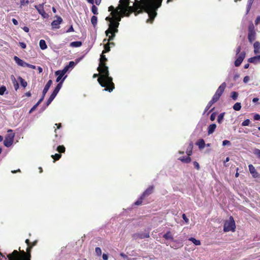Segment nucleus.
I'll return each instance as SVG.
<instances>
[{
    "label": "nucleus",
    "mask_w": 260,
    "mask_h": 260,
    "mask_svg": "<svg viewBox=\"0 0 260 260\" xmlns=\"http://www.w3.org/2000/svg\"><path fill=\"white\" fill-rule=\"evenodd\" d=\"M119 3L115 10H117L122 17H129L133 13H134L135 16L143 12L148 14V5L145 0H135L132 6H129L130 0H119Z\"/></svg>",
    "instance_id": "f257e3e1"
},
{
    "label": "nucleus",
    "mask_w": 260,
    "mask_h": 260,
    "mask_svg": "<svg viewBox=\"0 0 260 260\" xmlns=\"http://www.w3.org/2000/svg\"><path fill=\"white\" fill-rule=\"evenodd\" d=\"M106 62L100 61L97 70L100 73V76L98 81L101 86L105 88L104 90L111 92L115 88V85L112 77L109 76V68Z\"/></svg>",
    "instance_id": "f03ea898"
},
{
    "label": "nucleus",
    "mask_w": 260,
    "mask_h": 260,
    "mask_svg": "<svg viewBox=\"0 0 260 260\" xmlns=\"http://www.w3.org/2000/svg\"><path fill=\"white\" fill-rule=\"evenodd\" d=\"M173 0H167V3L173 2ZM162 0H153L148 5L149 19L147 22L152 23L157 15L156 11L161 7Z\"/></svg>",
    "instance_id": "7ed1b4c3"
},
{
    "label": "nucleus",
    "mask_w": 260,
    "mask_h": 260,
    "mask_svg": "<svg viewBox=\"0 0 260 260\" xmlns=\"http://www.w3.org/2000/svg\"><path fill=\"white\" fill-rule=\"evenodd\" d=\"M32 248V246L28 245L26 248V251L25 252L24 250H20V247H19L20 253L17 250H14L12 253L9 254L12 255L11 256L16 260H30V253Z\"/></svg>",
    "instance_id": "20e7f679"
},
{
    "label": "nucleus",
    "mask_w": 260,
    "mask_h": 260,
    "mask_svg": "<svg viewBox=\"0 0 260 260\" xmlns=\"http://www.w3.org/2000/svg\"><path fill=\"white\" fill-rule=\"evenodd\" d=\"M108 11L111 12L110 15L112 17H107L105 19L107 21H109L110 23H111V21H113L115 20L117 21L121 20L122 17V16L119 14V11H117V10H115V8L113 6L109 7Z\"/></svg>",
    "instance_id": "39448f33"
},
{
    "label": "nucleus",
    "mask_w": 260,
    "mask_h": 260,
    "mask_svg": "<svg viewBox=\"0 0 260 260\" xmlns=\"http://www.w3.org/2000/svg\"><path fill=\"white\" fill-rule=\"evenodd\" d=\"M236 224L234 218L231 216L228 220H225L223 225V231L228 232L230 231L235 232Z\"/></svg>",
    "instance_id": "423d86ee"
},
{
    "label": "nucleus",
    "mask_w": 260,
    "mask_h": 260,
    "mask_svg": "<svg viewBox=\"0 0 260 260\" xmlns=\"http://www.w3.org/2000/svg\"><path fill=\"white\" fill-rule=\"evenodd\" d=\"M14 134H8L5 137L4 141V144L5 146L9 147L12 145L13 143Z\"/></svg>",
    "instance_id": "0eeeda50"
},
{
    "label": "nucleus",
    "mask_w": 260,
    "mask_h": 260,
    "mask_svg": "<svg viewBox=\"0 0 260 260\" xmlns=\"http://www.w3.org/2000/svg\"><path fill=\"white\" fill-rule=\"evenodd\" d=\"M45 3L40 4L39 5H35L34 7L35 9L38 11V13L41 15L43 18H47L48 14H47L44 9V6Z\"/></svg>",
    "instance_id": "6e6552de"
},
{
    "label": "nucleus",
    "mask_w": 260,
    "mask_h": 260,
    "mask_svg": "<svg viewBox=\"0 0 260 260\" xmlns=\"http://www.w3.org/2000/svg\"><path fill=\"white\" fill-rule=\"evenodd\" d=\"M255 35L253 26H249L248 28V39L250 43H252L255 39Z\"/></svg>",
    "instance_id": "1a4fd4ad"
},
{
    "label": "nucleus",
    "mask_w": 260,
    "mask_h": 260,
    "mask_svg": "<svg viewBox=\"0 0 260 260\" xmlns=\"http://www.w3.org/2000/svg\"><path fill=\"white\" fill-rule=\"evenodd\" d=\"M119 21H117L116 20L113 21H111V23H110L109 24V28L105 31V34L107 36L109 35L110 32H111V30L113 29L116 27H118L119 25Z\"/></svg>",
    "instance_id": "9d476101"
},
{
    "label": "nucleus",
    "mask_w": 260,
    "mask_h": 260,
    "mask_svg": "<svg viewBox=\"0 0 260 260\" xmlns=\"http://www.w3.org/2000/svg\"><path fill=\"white\" fill-rule=\"evenodd\" d=\"M55 17L57 19L52 22L51 26L53 28L58 29L60 27L59 25L62 22V19L59 16H56Z\"/></svg>",
    "instance_id": "9b49d317"
},
{
    "label": "nucleus",
    "mask_w": 260,
    "mask_h": 260,
    "mask_svg": "<svg viewBox=\"0 0 260 260\" xmlns=\"http://www.w3.org/2000/svg\"><path fill=\"white\" fill-rule=\"evenodd\" d=\"M67 67H64L62 70H58L56 71L55 74L56 75L58 76V77L56 78V81L57 82H58L61 80L62 77L64 75V74L67 73Z\"/></svg>",
    "instance_id": "f8f14e48"
},
{
    "label": "nucleus",
    "mask_w": 260,
    "mask_h": 260,
    "mask_svg": "<svg viewBox=\"0 0 260 260\" xmlns=\"http://www.w3.org/2000/svg\"><path fill=\"white\" fill-rule=\"evenodd\" d=\"M246 53L244 51L242 52L239 55L238 58L235 61V66L236 67H239L240 66L243 60L245 57Z\"/></svg>",
    "instance_id": "ddd939ff"
},
{
    "label": "nucleus",
    "mask_w": 260,
    "mask_h": 260,
    "mask_svg": "<svg viewBox=\"0 0 260 260\" xmlns=\"http://www.w3.org/2000/svg\"><path fill=\"white\" fill-rule=\"evenodd\" d=\"M132 237L136 240L138 239H142L144 238H147L149 237V233L148 232L145 233H135L132 235Z\"/></svg>",
    "instance_id": "4468645a"
},
{
    "label": "nucleus",
    "mask_w": 260,
    "mask_h": 260,
    "mask_svg": "<svg viewBox=\"0 0 260 260\" xmlns=\"http://www.w3.org/2000/svg\"><path fill=\"white\" fill-rule=\"evenodd\" d=\"M154 186L151 185L149 186L141 194L142 197L144 199L149 196L151 194H152L153 192Z\"/></svg>",
    "instance_id": "2eb2a0df"
},
{
    "label": "nucleus",
    "mask_w": 260,
    "mask_h": 260,
    "mask_svg": "<svg viewBox=\"0 0 260 260\" xmlns=\"http://www.w3.org/2000/svg\"><path fill=\"white\" fill-rule=\"evenodd\" d=\"M249 170L251 174L252 175L253 177L257 178L259 176L258 173L256 171L254 167L250 164L248 166Z\"/></svg>",
    "instance_id": "dca6fc26"
},
{
    "label": "nucleus",
    "mask_w": 260,
    "mask_h": 260,
    "mask_svg": "<svg viewBox=\"0 0 260 260\" xmlns=\"http://www.w3.org/2000/svg\"><path fill=\"white\" fill-rule=\"evenodd\" d=\"M226 86V83L225 82L222 83L218 88L215 93L217 94L218 93L219 95L221 96L225 89Z\"/></svg>",
    "instance_id": "f3484780"
},
{
    "label": "nucleus",
    "mask_w": 260,
    "mask_h": 260,
    "mask_svg": "<svg viewBox=\"0 0 260 260\" xmlns=\"http://www.w3.org/2000/svg\"><path fill=\"white\" fill-rule=\"evenodd\" d=\"M14 60L19 66L23 67H25L26 64V62L24 61L23 60L19 58L18 57L15 56L14 57Z\"/></svg>",
    "instance_id": "a211bd4d"
},
{
    "label": "nucleus",
    "mask_w": 260,
    "mask_h": 260,
    "mask_svg": "<svg viewBox=\"0 0 260 260\" xmlns=\"http://www.w3.org/2000/svg\"><path fill=\"white\" fill-rule=\"evenodd\" d=\"M260 60V55L250 57L248 59V61L250 63H253L254 64L257 63Z\"/></svg>",
    "instance_id": "6ab92c4d"
},
{
    "label": "nucleus",
    "mask_w": 260,
    "mask_h": 260,
    "mask_svg": "<svg viewBox=\"0 0 260 260\" xmlns=\"http://www.w3.org/2000/svg\"><path fill=\"white\" fill-rule=\"evenodd\" d=\"M254 52L255 54L260 52V43L258 41L255 42L253 44Z\"/></svg>",
    "instance_id": "aec40b11"
},
{
    "label": "nucleus",
    "mask_w": 260,
    "mask_h": 260,
    "mask_svg": "<svg viewBox=\"0 0 260 260\" xmlns=\"http://www.w3.org/2000/svg\"><path fill=\"white\" fill-rule=\"evenodd\" d=\"M216 128V125L214 123L210 124L208 127V135L212 134L215 130Z\"/></svg>",
    "instance_id": "412c9836"
},
{
    "label": "nucleus",
    "mask_w": 260,
    "mask_h": 260,
    "mask_svg": "<svg viewBox=\"0 0 260 260\" xmlns=\"http://www.w3.org/2000/svg\"><path fill=\"white\" fill-rule=\"evenodd\" d=\"M192 148H193V143L191 142L189 143V144L186 149V153L187 154L188 156H189V157L192 154Z\"/></svg>",
    "instance_id": "4be33fe9"
},
{
    "label": "nucleus",
    "mask_w": 260,
    "mask_h": 260,
    "mask_svg": "<svg viewBox=\"0 0 260 260\" xmlns=\"http://www.w3.org/2000/svg\"><path fill=\"white\" fill-rule=\"evenodd\" d=\"M179 160L184 163H189L191 161V158L189 156H181L178 158Z\"/></svg>",
    "instance_id": "5701e85b"
},
{
    "label": "nucleus",
    "mask_w": 260,
    "mask_h": 260,
    "mask_svg": "<svg viewBox=\"0 0 260 260\" xmlns=\"http://www.w3.org/2000/svg\"><path fill=\"white\" fill-rule=\"evenodd\" d=\"M196 144L199 146V148L201 149L205 147V143L204 140L203 139H201L197 142Z\"/></svg>",
    "instance_id": "b1692460"
},
{
    "label": "nucleus",
    "mask_w": 260,
    "mask_h": 260,
    "mask_svg": "<svg viewBox=\"0 0 260 260\" xmlns=\"http://www.w3.org/2000/svg\"><path fill=\"white\" fill-rule=\"evenodd\" d=\"M163 237L166 240H173V237L170 231H168L163 235Z\"/></svg>",
    "instance_id": "393cba45"
},
{
    "label": "nucleus",
    "mask_w": 260,
    "mask_h": 260,
    "mask_svg": "<svg viewBox=\"0 0 260 260\" xmlns=\"http://www.w3.org/2000/svg\"><path fill=\"white\" fill-rule=\"evenodd\" d=\"M82 44L81 41H75L70 43V46L72 47H79Z\"/></svg>",
    "instance_id": "a878e982"
},
{
    "label": "nucleus",
    "mask_w": 260,
    "mask_h": 260,
    "mask_svg": "<svg viewBox=\"0 0 260 260\" xmlns=\"http://www.w3.org/2000/svg\"><path fill=\"white\" fill-rule=\"evenodd\" d=\"M65 79V77L63 78V79L57 84L56 86L55 87V89H54V91L58 93L59 91L60 90V88H61L62 83Z\"/></svg>",
    "instance_id": "bb28decb"
},
{
    "label": "nucleus",
    "mask_w": 260,
    "mask_h": 260,
    "mask_svg": "<svg viewBox=\"0 0 260 260\" xmlns=\"http://www.w3.org/2000/svg\"><path fill=\"white\" fill-rule=\"evenodd\" d=\"M39 45L41 49L45 50L47 48L46 42L44 40L40 41Z\"/></svg>",
    "instance_id": "cd10ccee"
},
{
    "label": "nucleus",
    "mask_w": 260,
    "mask_h": 260,
    "mask_svg": "<svg viewBox=\"0 0 260 260\" xmlns=\"http://www.w3.org/2000/svg\"><path fill=\"white\" fill-rule=\"evenodd\" d=\"M188 240L191 241L196 245H200L201 244V241L199 240H197L194 238L191 237L188 239Z\"/></svg>",
    "instance_id": "c85d7f7f"
},
{
    "label": "nucleus",
    "mask_w": 260,
    "mask_h": 260,
    "mask_svg": "<svg viewBox=\"0 0 260 260\" xmlns=\"http://www.w3.org/2000/svg\"><path fill=\"white\" fill-rule=\"evenodd\" d=\"M144 199H145L142 197V196H141L137 200V201L134 203V205L136 206L141 205Z\"/></svg>",
    "instance_id": "c756f323"
},
{
    "label": "nucleus",
    "mask_w": 260,
    "mask_h": 260,
    "mask_svg": "<svg viewBox=\"0 0 260 260\" xmlns=\"http://www.w3.org/2000/svg\"><path fill=\"white\" fill-rule=\"evenodd\" d=\"M110 50V42H108L104 45V50L103 51V54L107 53Z\"/></svg>",
    "instance_id": "7c9ffc66"
},
{
    "label": "nucleus",
    "mask_w": 260,
    "mask_h": 260,
    "mask_svg": "<svg viewBox=\"0 0 260 260\" xmlns=\"http://www.w3.org/2000/svg\"><path fill=\"white\" fill-rule=\"evenodd\" d=\"M18 80H19L20 84L22 87L25 88L27 86V83L26 81H25V80L23 79L22 78H21V77H19Z\"/></svg>",
    "instance_id": "2f4dec72"
},
{
    "label": "nucleus",
    "mask_w": 260,
    "mask_h": 260,
    "mask_svg": "<svg viewBox=\"0 0 260 260\" xmlns=\"http://www.w3.org/2000/svg\"><path fill=\"white\" fill-rule=\"evenodd\" d=\"M220 96H221L219 95L218 93L217 94V93H215L214 94V95H213V96L212 97L211 101L215 103L219 100Z\"/></svg>",
    "instance_id": "473e14b6"
},
{
    "label": "nucleus",
    "mask_w": 260,
    "mask_h": 260,
    "mask_svg": "<svg viewBox=\"0 0 260 260\" xmlns=\"http://www.w3.org/2000/svg\"><path fill=\"white\" fill-rule=\"evenodd\" d=\"M91 22L94 27L97 24L98 18L95 16H92L91 18Z\"/></svg>",
    "instance_id": "72a5a7b5"
},
{
    "label": "nucleus",
    "mask_w": 260,
    "mask_h": 260,
    "mask_svg": "<svg viewBox=\"0 0 260 260\" xmlns=\"http://www.w3.org/2000/svg\"><path fill=\"white\" fill-rule=\"evenodd\" d=\"M224 115H225V112H223V113H220L218 115V118H217V121L219 123H221L222 122Z\"/></svg>",
    "instance_id": "f704fd0d"
},
{
    "label": "nucleus",
    "mask_w": 260,
    "mask_h": 260,
    "mask_svg": "<svg viewBox=\"0 0 260 260\" xmlns=\"http://www.w3.org/2000/svg\"><path fill=\"white\" fill-rule=\"evenodd\" d=\"M56 150L59 153H64L65 152L66 148L63 145H59L57 147Z\"/></svg>",
    "instance_id": "c9c22d12"
},
{
    "label": "nucleus",
    "mask_w": 260,
    "mask_h": 260,
    "mask_svg": "<svg viewBox=\"0 0 260 260\" xmlns=\"http://www.w3.org/2000/svg\"><path fill=\"white\" fill-rule=\"evenodd\" d=\"M241 108V104L240 103H236L233 106V109L235 111H239Z\"/></svg>",
    "instance_id": "e433bc0d"
},
{
    "label": "nucleus",
    "mask_w": 260,
    "mask_h": 260,
    "mask_svg": "<svg viewBox=\"0 0 260 260\" xmlns=\"http://www.w3.org/2000/svg\"><path fill=\"white\" fill-rule=\"evenodd\" d=\"M61 155L60 154H58V153H56L54 155H51V157L54 159V162H55V161L56 160H58L60 159V158L61 157Z\"/></svg>",
    "instance_id": "4c0bfd02"
},
{
    "label": "nucleus",
    "mask_w": 260,
    "mask_h": 260,
    "mask_svg": "<svg viewBox=\"0 0 260 260\" xmlns=\"http://www.w3.org/2000/svg\"><path fill=\"white\" fill-rule=\"evenodd\" d=\"M214 104V103L211 100L209 101L205 109L204 113H206Z\"/></svg>",
    "instance_id": "58836bf2"
},
{
    "label": "nucleus",
    "mask_w": 260,
    "mask_h": 260,
    "mask_svg": "<svg viewBox=\"0 0 260 260\" xmlns=\"http://www.w3.org/2000/svg\"><path fill=\"white\" fill-rule=\"evenodd\" d=\"M238 94L237 92H235V91H233L232 93H231V98L234 100H236L237 98H238Z\"/></svg>",
    "instance_id": "ea45409f"
},
{
    "label": "nucleus",
    "mask_w": 260,
    "mask_h": 260,
    "mask_svg": "<svg viewBox=\"0 0 260 260\" xmlns=\"http://www.w3.org/2000/svg\"><path fill=\"white\" fill-rule=\"evenodd\" d=\"M91 11L94 14V15H97L98 14V8L97 7L94 6V5H92V7H91Z\"/></svg>",
    "instance_id": "a19ab883"
},
{
    "label": "nucleus",
    "mask_w": 260,
    "mask_h": 260,
    "mask_svg": "<svg viewBox=\"0 0 260 260\" xmlns=\"http://www.w3.org/2000/svg\"><path fill=\"white\" fill-rule=\"evenodd\" d=\"M7 89L5 86H2L0 87V95H2L4 94Z\"/></svg>",
    "instance_id": "79ce46f5"
},
{
    "label": "nucleus",
    "mask_w": 260,
    "mask_h": 260,
    "mask_svg": "<svg viewBox=\"0 0 260 260\" xmlns=\"http://www.w3.org/2000/svg\"><path fill=\"white\" fill-rule=\"evenodd\" d=\"M107 60H107V58L106 57V56L104 54L102 53L101 55L100 61H103V62H106Z\"/></svg>",
    "instance_id": "37998d69"
},
{
    "label": "nucleus",
    "mask_w": 260,
    "mask_h": 260,
    "mask_svg": "<svg viewBox=\"0 0 260 260\" xmlns=\"http://www.w3.org/2000/svg\"><path fill=\"white\" fill-rule=\"evenodd\" d=\"M95 251L98 256H100L102 254V250L100 247H96Z\"/></svg>",
    "instance_id": "c03bdc74"
},
{
    "label": "nucleus",
    "mask_w": 260,
    "mask_h": 260,
    "mask_svg": "<svg viewBox=\"0 0 260 260\" xmlns=\"http://www.w3.org/2000/svg\"><path fill=\"white\" fill-rule=\"evenodd\" d=\"M54 99V98L50 95L46 102V106H48Z\"/></svg>",
    "instance_id": "a18cd8bd"
},
{
    "label": "nucleus",
    "mask_w": 260,
    "mask_h": 260,
    "mask_svg": "<svg viewBox=\"0 0 260 260\" xmlns=\"http://www.w3.org/2000/svg\"><path fill=\"white\" fill-rule=\"evenodd\" d=\"M40 104L39 103V102H37L31 108V109L30 110L29 113H31L32 111H35L36 110V109L37 108V107L40 105Z\"/></svg>",
    "instance_id": "49530a36"
},
{
    "label": "nucleus",
    "mask_w": 260,
    "mask_h": 260,
    "mask_svg": "<svg viewBox=\"0 0 260 260\" xmlns=\"http://www.w3.org/2000/svg\"><path fill=\"white\" fill-rule=\"evenodd\" d=\"M250 123V120L247 119L245 120L242 123V126H248Z\"/></svg>",
    "instance_id": "de8ad7c7"
},
{
    "label": "nucleus",
    "mask_w": 260,
    "mask_h": 260,
    "mask_svg": "<svg viewBox=\"0 0 260 260\" xmlns=\"http://www.w3.org/2000/svg\"><path fill=\"white\" fill-rule=\"evenodd\" d=\"M111 34L110 36H109V39H108V42H109L110 41L113 40L115 37V34H113V33H110Z\"/></svg>",
    "instance_id": "09e8293b"
},
{
    "label": "nucleus",
    "mask_w": 260,
    "mask_h": 260,
    "mask_svg": "<svg viewBox=\"0 0 260 260\" xmlns=\"http://www.w3.org/2000/svg\"><path fill=\"white\" fill-rule=\"evenodd\" d=\"M193 166H194V167L198 170H199L200 169V165H199V164L195 161L193 162Z\"/></svg>",
    "instance_id": "8fccbe9b"
},
{
    "label": "nucleus",
    "mask_w": 260,
    "mask_h": 260,
    "mask_svg": "<svg viewBox=\"0 0 260 260\" xmlns=\"http://www.w3.org/2000/svg\"><path fill=\"white\" fill-rule=\"evenodd\" d=\"M14 83V87L16 90H17L19 88V84L18 82L16 81L15 79L14 78V81L13 82Z\"/></svg>",
    "instance_id": "3c124183"
},
{
    "label": "nucleus",
    "mask_w": 260,
    "mask_h": 260,
    "mask_svg": "<svg viewBox=\"0 0 260 260\" xmlns=\"http://www.w3.org/2000/svg\"><path fill=\"white\" fill-rule=\"evenodd\" d=\"M75 65V63L74 61H71L69 62V63L68 66H66L65 67H67L68 68V70H69V68L70 67H74Z\"/></svg>",
    "instance_id": "603ef678"
},
{
    "label": "nucleus",
    "mask_w": 260,
    "mask_h": 260,
    "mask_svg": "<svg viewBox=\"0 0 260 260\" xmlns=\"http://www.w3.org/2000/svg\"><path fill=\"white\" fill-rule=\"evenodd\" d=\"M216 116V112L212 113V114L210 116V120L211 121H214L215 120V119Z\"/></svg>",
    "instance_id": "864d4df0"
},
{
    "label": "nucleus",
    "mask_w": 260,
    "mask_h": 260,
    "mask_svg": "<svg viewBox=\"0 0 260 260\" xmlns=\"http://www.w3.org/2000/svg\"><path fill=\"white\" fill-rule=\"evenodd\" d=\"M20 3L21 5H25V4H28L29 1L28 0H21Z\"/></svg>",
    "instance_id": "5fc2aeb1"
},
{
    "label": "nucleus",
    "mask_w": 260,
    "mask_h": 260,
    "mask_svg": "<svg viewBox=\"0 0 260 260\" xmlns=\"http://www.w3.org/2000/svg\"><path fill=\"white\" fill-rule=\"evenodd\" d=\"M182 216V218L184 219V220L185 221V222L186 223H188V221H189V219L187 218L186 215L185 214H183Z\"/></svg>",
    "instance_id": "6e6d98bb"
},
{
    "label": "nucleus",
    "mask_w": 260,
    "mask_h": 260,
    "mask_svg": "<svg viewBox=\"0 0 260 260\" xmlns=\"http://www.w3.org/2000/svg\"><path fill=\"white\" fill-rule=\"evenodd\" d=\"M46 94V93L42 92V97L41 98V99L39 100V101L38 102H39V103L41 104V103L43 101Z\"/></svg>",
    "instance_id": "4d7b16f0"
},
{
    "label": "nucleus",
    "mask_w": 260,
    "mask_h": 260,
    "mask_svg": "<svg viewBox=\"0 0 260 260\" xmlns=\"http://www.w3.org/2000/svg\"><path fill=\"white\" fill-rule=\"evenodd\" d=\"M46 94V93L42 92V97L41 98V99L39 100V101L38 102H39V103L41 104V103L43 101Z\"/></svg>",
    "instance_id": "13d9d810"
},
{
    "label": "nucleus",
    "mask_w": 260,
    "mask_h": 260,
    "mask_svg": "<svg viewBox=\"0 0 260 260\" xmlns=\"http://www.w3.org/2000/svg\"><path fill=\"white\" fill-rule=\"evenodd\" d=\"M231 144V142L230 141H228V140H224L223 142H222V145L223 146H225L226 145H230Z\"/></svg>",
    "instance_id": "bf43d9fd"
},
{
    "label": "nucleus",
    "mask_w": 260,
    "mask_h": 260,
    "mask_svg": "<svg viewBox=\"0 0 260 260\" xmlns=\"http://www.w3.org/2000/svg\"><path fill=\"white\" fill-rule=\"evenodd\" d=\"M26 64L27 65H26L25 67H28V68H29L30 69H35L36 68L35 66L29 64V63H28L27 62H26Z\"/></svg>",
    "instance_id": "052dcab7"
},
{
    "label": "nucleus",
    "mask_w": 260,
    "mask_h": 260,
    "mask_svg": "<svg viewBox=\"0 0 260 260\" xmlns=\"http://www.w3.org/2000/svg\"><path fill=\"white\" fill-rule=\"evenodd\" d=\"M120 255L121 257H122L123 258H125V259H127V260H128V259H129L128 257V256H127L125 254H124V253H123V252L120 253Z\"/></svg>",
    "instance_id": "680f3d73"
},
{
    "label": "nucleus",
    "mask_w": 260,
    "mask_h": 260,
    "mask_svg": "<svg viewBox=\"0 0 260 260\" xmlns=\"http://www.w3.org/2000/svg\"><path fill=\"white\" fill-rule=\"evenodd\" d=\"M254 120H260V115L258 114H256L254 116Z\"/></svg>",
    "instance_id": "e2e57ef3"
},
{
    "label": "nucleus",
    "mask_w": 260,
    "mask_h": 260,
    "mask_svg": "<svg viewBox=\"0 0 260 260\" xmlns=\"http://www.w3.org/2000/svg\"><path fill=\"white\" fill-rule=\"evenodd\" d=\"M19 46L23 49H25L26 47L25 43L23 42H19Z\"/></svg>",
    "instance_id": "0e129e2a"
},
{
    "label": "nucleus",
    "mask_w": 260,
    "mask_h": 260,
    "mask_svg": "<svg viewBox=\"0 0 260 260\" xmlns=\"http://www.w3.org/2000/svg\"><path fill=\"white\" fill-rule=\"evenodd\" d=\"M241 47L240 46H239L237 49H236V54L238 55V54H240V53L241 52Z\"/></svg>",
    "instance_id": "69168bd1"
},
{
    "label": "nucleus",
    "mask_w": 260,
    "mask_h": 260,
    "mask_svg": "<svg viewBox=\"0 0 260 260\" xmlns=\"http://www.w3.org/2000/svg\"><path fill=\"white\" fill-rule=\"evenodd\" d=\"M254 153L256 154L258 157L260 158V150L258 149H256L254 151Z\"/></svg>",
    "instance_id": "338daca9"
},
{
    "label": "nucleus",
    "mask_w": 260,
    "mask_h": 260,
    "mask_svg": "<svg viewBox=\"0 0 260 260\" xmlns=\"http://www.w3.org/2000/svg\"><path fill=\"white\" fill-rule=\"evenodd\" d=\"M260 22V16H258L255 20V25L258 24Z\"/></svg>",
    "instance_id": "774afa93"
}]
</instances>
